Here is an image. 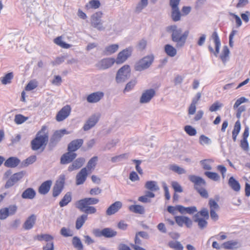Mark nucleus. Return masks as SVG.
Returning a JSON list of instances; mask_svg holds the SVG:
<instances>
[{
    "instance_id": "obj_1",
    "label": "nucleus",
    "mask_w": 250,
    "mask_h": 250,
    "mask_svg": "<svg viewBox=\"0 0 250 250\" xmlns=\"http://www.w3.org/2000/svg\"><path fill=\"white\" fill-rule=\"evenodd\" d=\"M167 31L171 33V40L176 43L175 47L177 48L185 45L189 34L188 31L183 32L182 28L178 27L176 25L168 26Z\"/></svg>"
},
{
    "instance_id": "obj_2",
    "label": "nucleus",
    "mask_w": 250,
    "mask_h": 250,
    "mask_svg": "<svg viewBox=\"0 0 250 250\" xmlns=\"http://www.w3.org/2000/svg\"><path fill=\"white\" fill-rule=\"evenodd\" d=\"M48 135L47 127L43 126L41 130L38 132L36 137L32 141V148L34 150L40 149L43 145H46L48 141Z\"/></svg>"
},
{
    "instance_id": "obj_3",
    "label": "nucleus",
    "mask_w": 250,
    "mask_h": 250,
    "mask_svg": "<svg viewBox=\"0 0 250 250\" xmlns=\"http://www.w3.org/2000/svg\"><path fill=\"white\" fill-rule=\"evenodd\" d=\"M154 57L152 54L147 55L136 63L134 68L135 70L141 71L149 68L154 61Z\"/></svg>"
},
{
    "instance_id": "obj_4",
    "label": "nucleus",
    "mask_w": 250,
    "mask_h": 250,
    "mask_svg": "<svg viewBox=\"0 0 250 250\" xmlns=\"http://www.w3.org/2000/svg\"><path fill=\"white\" fill-rule=\"evenodd\" d=\"M131 75V69L128 65H124L117 72L116 81L117 83H122L129 78Z\"/></svg>"
},
{
    "instance_id": "obj_5",
    "label": "nucleus",
    "mask_w": 250,
    "mask_h": 250,
    "mask_svg": "<svg viewBox=\"0 0 250 250\" xmlns=\"http://www.w3.org/2000/svg\"><path fill=\"white\" fill-rule=\"evenodd\" d=\"M181 0H169V5L171 8V18L174 21L181 20L182 14L178 7Z\"/></svg>"
},
{
    "instance_id": "obj_6",
    "label": "nucleus",
    "mask_w": 250,
    "mask_h": 250,
    "mask_svg": "<svg viewBox=\"0 0 250 250\" xmlns=\"http://www.w3.org/2000/svg\"><path fill=\"white\" fill-rule=\"evenodd\" d=\"M102 15V12H98L94 14L91 17V25L99 31H103L105 29L101 20Z\"/></svg>"
},
{
    "instance_id": "obj_7",
    "label": "nucleus",
    "mask_w": 250,
    "mask_h": 250,
    "mask_svg": "<svg viewBox=\"0 0 250 250\" xmlns=\"http://www.w3.org/2000/svg\"><path fill=\"white\" fill-rule=\"evenodd\" d=\"M249 101V99L246 98L244 97H241L238 99L235 104L233 105V108L234 109H236V116L237 118L239 119L242 113L245 111L246 110V107L245 105H241L242 104L247 103Z\"/></svg>"
},
{
    "instance_id": "obj_8",
    "label": "nucleus",
    "mask_w": 250,
    "mask_h": 250,
    "mask_svg": "<svg viewBox=\"0 0 250 250\" xmlns=\"http://www.w3.org/2000/svg\"><path fill=\"white\" fill-rule=\"evenodd\" d=\"M99 202L98 199L95 198H85L80 200L76 203V207L80 210H83L86 206L97 204Z\"/></svg>"
},
{
    "instance_id": "obj_9",
    "label": "nucleus",
    "mask_w": 250,
    "mask_h": 250,
    "mask_svg": "<svg viewBox=\"0 0 250 250\" xmlns=\"http://www.w3.org/2000/svg\"><path fill=\"white\" fill-rule=\"evenodd\" d=\"M25 174V171H21L13 174L6 182L5 185V188H8L13 186L19 181L21 179Z\"/></svg>"
},
{
    "instance_id": "obj_10",
    "label": "nucleus",
    "mask_w": 250,
    "mask_h": 250,
    "mask_svg": "<svg viewBox=\"0 0 250 250\" xmlns=\"http://www.w3.org/2000/svg\"><path fill=\"white\" fill-rule=\"evenodd\" d=\"M188 178L194 184V188L196 190L206 186V181L199 176L190 175L188 176Z\"/></svg>"
},
{
    "instance_id": "obj_11",
    "label": "nucleus",
    "mask_w": 250,
    "mask_h": 250,
    "mask_svg": "<svg viewBox=\"0 0 250 250\" xmlns=\"http://www.w3.org/2000/svg\"><path fill=\"white\" fill-rule=\"evenodd\" d=\"M65 181V176L61 175L59 180L56 182L53 188V196L57 197L62 191Z\"/></svg>"
},
{
    "instance_id": "obj_12",
    "label": "nucleus",
    "mask_w": 250,
    "mask_h": 250,
    "mask_svg": "<svg viewBox=\"0 0 250 250\" xmlns=\"http://www.w3.org/2000/svg\"><path fill=\"white\" fill-rule=\"evenodd\" d=\"M100 117L99 113H96L91 115L87 120L83 126L84 131H87L93 127L98 122Z\"/></svg>"
},
{
    "instance_id": "obj_13",
    "label": "nucleus",
    "mask_w": 250,
    "mask_h": 250,
    "mask_svg": "<svg viewBox=\"0 0 250 250\" xmlns=\"http://www.w3.org/2000/svg\"><path fill=\"white\" fill-rule=\"evenodd\" d=\"M132 52V49L131 47L126 48L120 52L118 54L116 60H115L116 63L121 64L125 62L131 56Z\"/></svg>"
},
{
    "instance_id": "obj_14",
    "label": "nucleus",
    "mask_w": 250,
    "mask_h": 250,
    "mask_svg": "<svg viewBox=\"0 0 250 250\" xmlns=\"http://www.w3.org/2000/svg\"><path fill=\"white\" fill-rule=\"evenodd\" d=\"M211 38L215 43V51H214L213 47L211 46H208V49L210 52L213 53L216 57H217L220 51L221 42L216 31L213 32L211 35Z\"/></svg>"
},
{
    "instance_id": "obj_15",
    "label": "nucleus",
    "mask_w": 250,
    "mask_h": 250,
    "mask_svg": "<svg viewBox=\"0 0 250 250\" xmlns=\"http://www.w3.org/2000/svg\"><path fill=\"white\" fill-rule=\"evenodd\" d=\"M116 61L114 58H104L99 61L96 66L99 69L104 70L110 67Z\"/></svg>"
},
{
    "instance_id": "obj_16",
    "label": "nucleus",
    "mask_w": 250,
    "mask_h": 250,
    "mask_svg": "<svg viewBox=\"0 0 250 250\" xmlns=\"http://www.w3.org/2000/svg\"><path fill=\"white\" fill-rule=\"evenodd\" d=\"M71 108L70 105L63 106L57 113L56 119L58 122H61L65 119L70 114Z\"/></svg>"
},
{
    "instance_id": "obj_17",
    "label": "nucleus",
    "mask_w": 250,
    "mask_h": 250,
    "mask_svg": "<svg viewBox=\"0 0 250 250\" xmlns=\"http://www.w3.org/2000/svg\"><path fill=\"white\" fill-rule=\"evenodd\" d=\"M175 220L177 225L181 227L185 225L187 228H190L192 225V221L186 216H176Z\"/></svg>"
},
{
    "instance_id": "obj_18",
    "label": "nucleus",
    "mask_w": 250,
    "mask_h": 250,
    "mask_svg": "<svg viewBox=\"0 0 250 250\" xmlns=\"http://www.w3.org/2000/svg\"><path fill=\"white\" fill-rule=\"evenodd\" d=\"M155 94V91L153 89H149L145 90L140 99V103L146 104L149 102Z\"/></svg>"
},
{
    "instance_id": "obj_19",
    "label": "nucleus",
    "mask_w": 250,
    "mask_h": 250,
    "mask_svg": "<svg viewBox=\"0 0 250 250\" xmlns=\"http://www.w3.org/2000/svg\"><path fill=\"white\" fill-rule=\"evenodd\" d=\"M176 208L182 214H188L191 215L197 212V208L195 206L185 207L182 205H177L176 206Z\"/></svg>"
},
{
    "instance_id": "obj_20",
    "label": "nucleus",
    "mask_w": 250,
    "mask_h": 250,
    "mask_svg": "<svg viewBox=\"0 0 250 250\" xmlns=\"http://www.w3.org/2000/svg\"><path fill=\"white\" fill-rule=\"evenodd\" d=\"M88 176L87 170L86 167L83 168L77 174L76 177V185H81L83 184L86 181Z\"/></svg>"
},
{
    "instance_id": "obj_21",
    "label": "nucleus",
    "mask_w": 250,
    "mask_h": 250,
    "mask_svg": "<svg viewBox=\"0 0 250 250\" xmlns=\"http://www.w3.org/2000/svg\"><path fill=\"white\" fill-rule=\"evenodd\" d=\"M37 219L35 214H32L27 218L22 225V228L25 230L32 229L34 226Z\"/></svg>"
},
{
    "instance_id": "obj_22",
    "label": "nucleus",
    "mask_w": 250,
    "mask_h": 250,
    "mask_svg": "<svg viewBox=\"0 0 250 250\" xmlns=\"http://www.w3.org/2000/svg\"><path fill=\"white\" fill-rule=\"evenodd\" d=\"M103 96V92L100 91L96 92L88 95L86 100L89 103H95L98 102Z\"/></svg>"
},
{
    "instance_id": "obj_23",
    "label": "nucleus",
    "mask_w": 250,
    "mask_h": 250,
    "mask_svg": "<svg viewBox=\"0 0 250 250\" xmlns=\"http://www.w3.org/2000/svg\"><path fill=\"white\" fill-rule=\"evenodd\" d=\"M77 156V154L72 151H69L63 154L61 158L62 164H67L71 162Z\"/></svg>"
},
{
    "instance_id": "obj_24",
    "label": "nucleus",
    "mask_w": 250,
    "mask_h": 250,
    "mask_svg": "<svg viewBox=\"0 0 250 250\" xmlns=\"http://www.w3.org/2000/svg\"><path fill=\"white\" fill-rule=\"evenodd\" d=\"M122 203L120 201H116L111 204L107 209L106 214L111 215L116 213L122 208Z\"/></svg>"
},
{
    "instance_id": "obj_25",
    "label": "nucleus",
    "mask_w": 250,
    "mask_h": 250,
    "mask_svg": "<svg viewBox=\"0 0 250 250\" xmlns=\"http://www.w3.org/2000/svg\"><path fill=\"white\" fill-rule=\"evenodd\" d=\"M83 141L82 139L74 140L71 141L68 146L69 151L74 152L78 150L83 144Z\"/></svg>"
},
{
    "instance_id": "obj_26",
    "label": "nucleus",
    "mask_w": 250,
    "mask_h": 250,
    "mask_svg": "<svg viewBox=\"0 0 250 250\" xmlns=\"http://www.w3.org/2000/svg\"><path fill=\"white\" fill-rule=\"evenodd\" d=\"M20 160L16 157H11L4 162V165L7 167L14 168L17 167L20 163Z\"/></svg>"
},
{
    "instance_id": "obj_27",
    "label": "nucleus",
    "mask_w": 250,
    "mask_h": 250,
    "mask_svg": "<svg viewBox=\"0 0 250 250\" xmlns=\"http://www.w3.org/2000/svg\"><path fill=\"white\" fill-rule=\"evenodd\" d=\"M52 181L47 180L42 183L39 188V192L42 195L47 194L51 188Z\"/></svg>"
},
{
    "instance_id": "obj_28",
    "label": "nucleus",
    "mask_w": 250,
    "mask_h": 250,
    "mask_svg": "<svg viewBox=\"0 0 250 250\" xmlns=\"http://www.w3.org/2000/svg\"><path fill=\"white\" fill-rule=\"evenodd\" d=\"M85 159L83 158H79L74 161L72 164L70 165L68 168V170L72 171L75 169L80 168L84 164Z\"/></svg>"
},
{
    "instance_id": "obj_29",
    "label": "nucleus",
    "mask_w": 250,
    "mask_h": 250,
    "mask_svg": "<svg viewBox=\"0 0 250 250\" xmlns=\"http://www.w3.org/2000/svg\"><path fill=\"white\" fill-rule=\"evenodd\" d=\"M241 245L237 241H229L223 244V247L227 250H235L241 247Z\"/></svg>"
},
{
    "instance_id": "obj_30",
    "label": "nucleus",
    "mask_w": 250,
    "mask_h": 250,
    "mask_svg": "<svg viewBox=\"0 0 250 250\" xmlns=\"http://www.w3.org/2000/svg\"><path fill=\"white\" fill-rule=\"evenodd\" d=\"M229 186L235 191L238 192L240 190V185L238 181L235 180L233 177H230L229 180Z\"/></svg>"
},
{
    "instance_id": "obj_31",
    "label": "nucleus",
    "mask_w": 250,
    "mask_h": 250,
    "mask_svg": "<svg viewBox=\"0 0 250 250\" xmlns=\"http://www.w3.org/2000/svg\"><path fill=\"white\" fill-rule=\"evenodd\" d=\"M36 195V192L32 188H28L22 193L21 197L23 199H33Z\"/></svg>"
},
{
    "instance_id": "obj_32",
    "label": "nucleus",
    "mask_w": 250,
    "mask_h": 250,
    "mask_svg": "<svg viewBox=\"0 0 250 250\" xmlns=\"http://www.w3.org/2000/svg\"><path fill=\"white\" fill-rule=\"evenodd\" d=\"M119 48V45L117 44H113L105 47L104 53L106 55H110L116 52Z\"/></svg>"
},
{
    "instance_id": "obj_33",
    "label": "nucleus",
    "mask_w": 250,
    "mask_h": 250,
    "mask_svg": "<svg viewBox=\"0 0 250 250\" xmlns=\"http://www.w3.org/2000/svg\"><path fill=\"white\" fill-rule=\"evenodd\" d=\"M145 188L151 191H156L159 190V187L156 181H149L146 182Z\"/></svg>"
},
{
    "instance_id": "obj_34",
    "label": "nucleus",
    "mask_w": 250,
    "mask_h": 250,
    "mask_svg": "<svg viewBox=\"0 0 250 250\" xmlns=\"http://www.w3.org/2000/svg\"><path fill=\"white\" fill-rule=\"evenodd\" d=\"M193 219L194 222L197 223L198 226L200 229H202L207 227L208 225V222L207 221V219L203 218L194 217H193Z\"/></svg>"
},
{
    "instance_id": "obj_35",
    "label": "nucleus",
    "mask_w": 250,
    "mask_h": 250,
    "mask_svg": "<svg viewBox=\"0 0 250 250\" xmlns=\"http://www.w3.org/2000/svg\"><path fill=\"white\" fill-rule=\"evenodd\" d=\"M165 51L168 56L171 57H174L177 54L176 49L170 44H166L165 46Z\"/></svg>"
},
{
    "instance_id": "obj_36",
    "label": "nucleus",
    "mask_w": 250,
    "mask_h": 250,
    "mask_svg": "<svg viewBox=\"0 0 250 250\" xmlns=\"http://www.w3.org/2000/svg\"><path fill=\"white\" fill-rule=\"evenodd\" d=\"M72 200L71 194L70 192H67L62 199L60 201L59 205L61 207L66 206Z\"/></svg>"
},
{
    "instance_id": "obj_37",
    "label": "nucleus",
    "mask_w": 250,
    "mask_h": 250,
    "mask_svg": "<svg viewBox=\"0 0 250 250\" xmlns=\"http://www.w3.org/2000/svg\"><path fill=\"white\" fill-rule=\"evenodd\" d=\"M129 209L130 211L139 214H144L145 212L144 208L141 205H131L129 207Z\"/></svg>"
},
{
    "instance_id": "obj_38",
    "label": "nucleus",
    "mask_w": 250,
    "mask_h": 250,
    "mask_svg": "<svg viewBox=\"0 0 250 250\" xmlns=\"http://www.w3.org/2000/svg\"><path fill=\"white\" fill-rule=\"evenodd\" d=\"M87 219V215L86 214H83L80 217L77 219L76 222V228L77 229H80L84 222Z\"/></svg>"
},
{
    "instance_id": "obj_39",
    "label": "nucleus",
    "mask_w": 250,
    "mask_h": 250,
    "mask_svg": "<svg viewBox=\"0 0 250 250\" xmlns=\"http://www.w3.org/2000/svg\"><path fill=\"white\" fill-rule=\"evenodd\" d=\"M196 213L193 216L194 217L200 218V216L204 217L206 219L209 218V213L207 208H203L200 211H197Z\"/></svg>"
},
{
    "instance_id": "obj_40",
    "label": "nucleus",
    "mask_w": 250,
    "mask_h": 250,
    "mask_svg": "<svg viewBox=\"0 0 250 250\" xmlns=\"http://www.w3.org/2000/svg\"><path fill=\"white\" fill-rule=\"evenodd\" d=\"M213 162V161L211 159H205L200 162L203 169L206 170H211L212 169L211 164Z\"/></svg>"
},
{
    "instance_id": "obj_41",
    "label": "nucleus",
    "mask_w": 250,
    "mask_h": 250,
    "mask_svg": "<svg viewBox=\"0 0 250 250\" xmlns=\"http://www.w3.org/2000/svg\"><path fill=\"white\" fill-rule=\"evenodd\" d=\"M168 246L171 249L175 250H183L184 247L181 243L177 241H170Z\"/></svg>"
},
{
    "instance_id": "obj_42",
    "label": "nucleus",
    "mask_w": 250,
    "mask_h": 250,
    "mask_svg": "<svg viewBox=\"0 0 250 250\" xmlns=\"http://www.w3.org/2000/svg\"><path fill=\"white\" fill-rule=\"evenodd\" d=\"M104 236L106 238H111L117 235V232L111 228H106L103 229Z\"/></svg>"
},
{
    "instance_id": "obj_43",
    "label": "nucleus",
    "mask_w": 250,
    "mask_h": 250,
    "mask_svg": "<svg viewBox=\"0 0 250 250\" xmlns=\"http://www.w3.org/2000/svg\"><path fill=\"white\" fill-rule=\"evenodd\" d=\"M229 50L227 46H224L223 48L222 54L220 55V58L224 63H225L227 61V58L229 57Z\"/></svg>"
},
{
    "instance_id": "obj_44",
    "label": "nucleus",
    "mask_w": 250,
    "mask_h": 250,
    "mask_svg": "<svg viewBox=\"0 0 250 250\" xmlns=\"http://www.w3.org/2000/svg\"><path fill=\"white\" fill-rule=\"evenodd\" d=\"M101 5L100 1L98 0H92L85 5L87 9H97Z\"/></svg>"
},
{
    "instance_id": "obj_45",
    "label": "nucleus",
    "mask_w": 250,
    "mask_h": 250,
    "mask_svg": "<svg viewBox=\"0 0 250 250\" xmlns=\"http://www.w3.org/2000/svg\"><path fill=\"white\" fill-rule=\"evenodd\" d=\"M72 244L74 247L78 250H83V245L80 239L76 236L74 237L72 240Z\"/></svg>"
},
{
    "instance_id": "obj_46",
    "label": "nucleus",
    "mask_w": 250,
    "mask_h": 250,
    "mask_svg": "<svg viewBox=\"0 0 250 250\" xmlns=\"http://www.w3.org/2000/svg\"><path fill=\"white\" fill-rule=\"evenodd\" d=\"M13 78V74L12 72L6 74L4 77L1 78V82L3 84H7L11 82V80Z\"/></svg>"
},
{
    "instance_id": "obj_47",
    "label": "nucleus",
    "mask_w": 250,
    "mask_h": 250,
    "mask_svg": "<svg viewBox=\"0 0 250 250\" xmlns=\"http://www.w3.org/2000/svg\"><path fill=\"white\" fill-rule=\"evenodd\" d=\"M128 153H124L118 156H116L115 157H113L111 158V161L113 163L120 162L123 160L127 159L128 157Z\"/></svg>"
},
{
    "instance_id": "obj_48",
    "label": "nucleus",
    "mask_w": 250,
    "mask_h": 250,
    "mask_svg": "<svg viewBox=\"0 0 250 250\" xmlns=\"http://www.w3.org/2000/svg\"><path fill=\"white\" fill-rule=\"evenodd\" d=\"M205 175L210 179L214 181H217L220 179L219 175L215 172L206 171Z\"/></svg>"
},
{
    "instance_id": "obj_49",
    "label": "nucleus",
    "mask_w": 250,
    "mask_h": 250,
    "mask_svg": "<svg viewBox=\"0 0 250 250\" xmlns=\"http://www.w3.org/2000/svg\"><path fill=\"white\" fill-rule=\"evenodd\" d=\"M55 43L64 48H68L70 45L64 42L61 37H57L54 40Z\"/></svg>"
},
{
    "instance_id": "obj_50",
    "label": "nucleus",
    "mask_w": 250,
    "mask_h": 250,
    "mask_svg": "<svg viewBox=\"0 0 250 250\" xmlns=\"http://www.w3.org/2000/svg\"><path fill=\"white\" fill-rule=\"evenodd\" d=\"M5 208L7 209V214L8 217L9 216L13 215L16 213L18 207L16 205H12L7 208Z\"/></svg>"
},
{
    "instance_id": "obj_51",
    "label": "nucleus",
    "mask_w": 250,
    "mask_h": 250,
    "mask_svg": "<svg viewBox=\"0 0 250 250\" xmlns=\"http://www.w3.org/2000/svg\"><path fill=\"white\" fill-rule=\"evenodd\" d=\"M199 143L201 145H209L211 143L210 139L204 135H201L199 137Z\"/></svg>"
},
{
    "instance_id": "obj_52",
    "label": "nucleus",
    "mask_w": 250,
    "mask_h": 250,
    "mask_svg": "<svg viewBox=\"0 0 250 250\" xmlns=\"http://www.w3.org/2000/svg\"><path fill=\"white\" fill-rule=\"evenodd\" d=\"M98 157L97 156H94L91 158L87 164V169L90 170L91 169L94 168L96 165Z\"/></svg>"
},
{
    "instance_id": "obj_53",
    "label": "nucleus",
    "mask_w": 250,
    "mask_h": 250,
    "mask_svg": "<svg viewBox=\"0 0 250 250\" xmlns=\"http://www.w3.org/2000/svg\"><path fill=\"white\" fill-rule=\"evenodd\" d=\"M137 83V81L136 79H133L129 82L126 84L124 89V92H129L131 90L134 86Z\"/></svg>"
},
{
    "instance_id": "obj_54",
    "label": "nucleus",
    "mask_w": 250,
    "mask_h": 250,
    "mask_svg": "<svg viewBox=\"0 0 250 250\" xmlns=\"http://www.w3.org/2000/svg\"><path fill=\"white\" fill-rule=\"evenodd\" d=\"M169 168L170 170L177 173L179 174H184L186 173V170L184 168L176 165H171Z\"/></svg>"
},
{
    "instance_id": "obj_55",
    "label": "nucleus",
    "mask_w": 250,
    "mask_h": 250,
    "mask_svg": "<svg viewBox=\"0 0 250 250\" xmlns=\"http://www.w3.org/2000/svg\"><path fill=\"white\" fill-rule=\"evenodd\" d=\"M37 239L39 241L45 240L46 242H52L53 237L49 234H44L37 236Z\"/></svg>"
},
{
    "instance_id": "obj_56",
    "label": "nucleus",
    "mask_w": 250,
    "mask_h": 250,
    "mask_svg": "<svg viewBox=\"0 0 250 250\" xmlns=\"http://www.w3.org/2000/svg\"><path fill=\"white\" fill-rule=\"evenodd\" d=\"M36 160V156L35 155H33L31 156H30L29 157L27 158L26 159H25L24 161L22 163V165L23 167H27L28 165L33 164L34 163Z\"/></svg>"
},
{
    "instance_id": "obj_57",
    "label": "nucleus",
    "mask_w": 250,
    "mask_h": 250,
    "mask_svg": "<svg viewBox=\"0 0 250 250\" xmlns=\"http://www.w3.org/2000/svg\"><path fill=\"white\" fill-rule=\"evenodd\" d=\"M184 130L188 135L191 136H195L197 133L196 130L191 125L185 126Z\"/></svg>"
},
{
    "instance_id": "obj_58",
    "label": "nucleus",
    "mask_w": 250,
    "mask_h": 250,
    "mask_svg": "<svg viewBox=\"0 0 250 250\" xmlns=\"http://www.w3.org/2000/svg\"><path fill=\"white\" fill-rule=\"evenodd\" d=\"M208 205L210 210H218L219 209V206L217 203L213 199H210L208 201Z\"/></svg>"
},
{
    "instance_id": "obj_59",
    "label": "nucleus",
    "mask_w": 250,
    "mask_h": 250,
    "mask_svg": "<svg viewBox=\"0 0 250 250\" xmlns=\"http://www.w3.org/2000/svg\"><path fill=\"white\" fill-rule=\"evenodd\" d=\"M223 104L220 103L219 102H215L210 106L209 110L210 112H214L223 107Z\"/></svg>"
},
{
    "instance_id": "obj_60",
    "label": "nucleus",
    "mask_w": 250,
    "mask_h": 250,
    "mask_svg": "<svg viewBox=\"0 0 250 250\" xmlns=\"http://www.w3.org/2000/svg\"><path fill=\"white\" fill-rule=\"evenodd\" d=\"M27 118L21 114L16 115L15 117L14 121L17 124H21L26 121Z\"/></svg>"
},
{
    "instance_id": "obj_61",
    "label": "nucleus",
    "mask_w": 250,
    "mask_h": 250,
    "mask_svg": "<svg viewBox=\"0 0 250 250\" xmlns=\"http://www.w3.org/2000/svg\"><path fill=\"white\" fill-rule=\"evenodd\" d=\"M80 210L87 214H93L97 211L96 208L94 207L89 206H86V207Z\"/></svg>"
},
{
    "instance_id": "obj_62",
    "label": "nucleus",
    "mask_w": 250,
    "mask_h": 250,
    "mask_svg": "<svg viewBox=\"0 0 250 250\" xmlns=\"http://www.w3.org/2000/svg\"><path fill=\"white\" fill-rule=\"evenodd\" d=\"M38 86L37 82L36 81H31L26 85L25 90L30 91L36 88Z\"/></svg>"
},
{
    "instance_id": "obj_63",
    "label": "nucleus",
    "mask_w": 250,
    "mask_h": 250,
    "mask_svg": "<svg viewBox=\"0 0 250 250\" xmlns=\"http://www.w3.org/2000/svg\"><path fill=\"white\" fill-rule=\"evenodd\" d=\"M171 186L175 192H182L183 191L181 185L176 181H172Z\"/></svg>"
},
{
    "instance_id": "obj_64",
    "label": "nucleus",
    "mask_w": 250,
    "mask_h": 250,
    "mask_svg": "<svg viewBox=\"0 0 250 250\" xmlns=\"http://www.w3.org/2000/svg\"><path fill=\"white\" fill-rule=\"evenodd\" d=\"M241 129V123L238 120L235 123L234 128L232 130V134H236L238 135Z\"/></svg>"
}]
</instances>
